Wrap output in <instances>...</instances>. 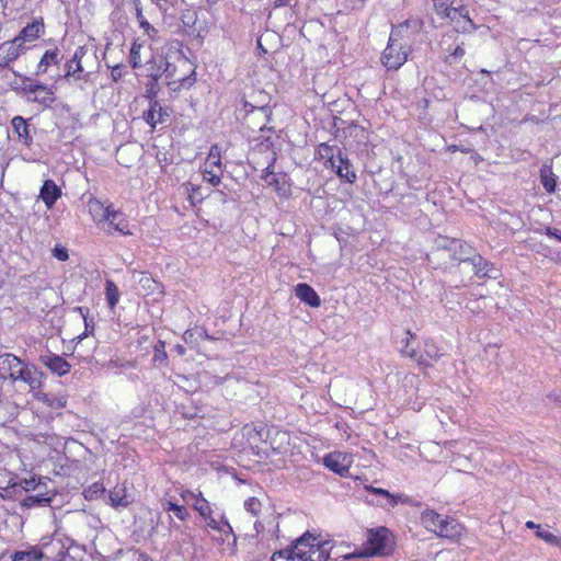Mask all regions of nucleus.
<instances>
[{"instance_id": "1", "label": "nucleus", "mask_w": 561, "mask_h": 561, "mask_svg": "<svg viewBox=\"0 0 561 561\" xmlns=\"http://www.w3.org/2000/svg\"><path fill=\"white\" fill-rule=\"evenodd\" d=\"M332 543L309 531L298 538L290 549L275 552L271 561H327Z\"/></svg>"}, {"instance_id": "2", "label": "nucleus", "mask_w": 561, "mask_h": 561, "mask_svg": "<svg viewBox=\"0 0 561 561\" xmlns=\"http://www.w3.org/2000/svg\"><path fill=\"white\" fill-rule=\"evenodd\" d=\"M422 525L436 536L455 539L461 535V525L453 517L443 516L433 510H425L421 514Z\"/></svg>"}, {"instance_id": "3", "label": "nucleus", "mask_w": 561, "mask_h": 561, "mask_svg": "<svg viewBox=\"0 0 561 561\" xmlns=\"http://www.w3.org/2000/svg\"><path fill=\"white\" fill-rule=\"evenodd\" d=\"M270 101L271 96L265 91H252L239 101L236 107V115L241 116L242 111L247 110L253 112L255 116H260L259 123L270 122L273 114Z\"/></svg>"}, {"instance_id": "4", "label": "nucleus", "mask_w": 561, "mask_h": 561, "mask_svg": "<svg viewBox=\"0 0 561 561\" xmlns=\"http://www.w3.org/2000/svg\"><path fill=\"white\" fill-rule=\"evenodd\" d=\"M392 535L386 527L369 530L367 539L358 550V557L386 556L392 551Z\"/></svg>"}, {"instance_id": "5", "label": "nucleus", "mask_w": 561, "mask_h": 561, "mask_svg": "<svg viewBox=\"0 0 561 561\" xmlns=\"http://www.w3.org/2000/svg\"><path fill=\"white\" fill-rule=\"evenodd\" d=\"M203 522L205 531L208 534L211 531L217 533L219 536L216 539H220L222 543L227 542L232 553L236 551L237 536L224 513L213 511L203 518Z\"/></svg>"}, {"instance_id": "6", "label": "nucleus", "mask_w": 561, "mask_h": 561, "mask_svg": "<svg viewBox=\"0 0 561 561\" xmlns=\"http://www.w3.org/2000/svg\"><path fill=\"white\" fill-rule=\"evenodd\" d=\"M179 65H187V60L182 50L174 46L168 47L165 50L164 68L162 70L164 71L165 79L169 80L167 84L170 88L175 83H181V85H185L186 83L188 85L193 84L194 79L192 80L191 77H178Z\"/></svg>"}, {"instance_id": "7", "label": "nucleus", "mask_w": 561, "mask_h": 561, "mask_svg": "<svg viewBox=\"0 0 561 561\" xmlns=\"http://www.w3.org/2000/svg\"><path fill=\"white\" fill-rule=\"evenodd\" d=\"M409 54L410 46H408V43L388 41L381 61L388 70H398L408 60Z\"/></svg>"}, {"instance_id": "8", "label": "nucleus", "mask_w": 561, "mask_h": 561, "mask_svg": "<svg viewBox=\"0 0 561 561\" xmlns=\"http://www.w3.org/2000/svg\"><path fill=\"white\" fill-rule=\"evenodd\" d=\"M25 364L14 354L5 353L0 355V378H9L13 382L18 381L16 375L20 374Z\"/></svg>"}, {"instance_id": "9", "label": "nucleus", "mask_w": 561, "mask_h": 561, "mask_svg": "<svg viewBox=\"0 0 561 561\" xmlns=\"http://www.w3.org/2000/svg\"><path fill=\"white\" fill-rule=\"evenodd\" d=\"M24 50L25 46L16 41L15 37L0 44V68H8Z\"/></svg>"}, {"instance_id": "10", "label": "nucleus", "mask_w": 561, "mask_h": 561, "mask_svg": "<svg viewBox=\"0 0 561 561\" xmlns=\"http://www.w3.org/2000/svg\"><path fill=\"white\" fill-rule=\"evenodd\" d=\"M103 229L106 233L112 234L113 231H118L124 236H129L131 232L128 230V221L122 211L111 209L108 218L103 224Z\"/></svg>"}, {"instance_id": "11", "label": "nucleus", "mask_w": 561, "mask_h": 561, "mask_svg": "<svg viewBox=\"0 0 561 561\" xmlns=\"http://www.w3.org/2000/svg\"><path fill=\"white\" fill-rule=\"evenodd\" d=\"M331 169L335 172L340 180L345 183L353 184L357 180V174L353 163L347 158L345 152L337 157L335 164Z\"/></svg>"}, {"instance_id": "12", "label": "nucleus", "mask_w": 561, "mask_h": 561, "mask_svg": "<svg viewBox=\"0 0 561 561\" xmlns=\"http://www.w3.org/2000/svg\"><path fill=\"white\" fill-rule=\"evenodd\" d=\"M323 465L325 468L341 477H345L350 470V462L345 454L341 451H334L323 457Z\"/></svg>"}, {"instance_id": "13", "label": "nucleus", "mask_w": 561, "mask_h": 561, "mask_svg": "<svg viewBox=\"0 0 561 561\" xmlns=\"http://www.w3.org/2000/svg\"><path fill=\"white\" fill-rule=\"evenodd\" d=\"M181 497L184 502L191 503L193 510H195L202 518L208 516L214 510L210 503L203 496L202 492L195 493L190 490L181 492Z\"/></svg>"}, {"instance_id": "14", "label": "nucleus", "mask_w": 561, "mask_h": 561, "mask_svg": "<svg viewBox=\"0 0 561 561\" xmlns=\"http://www.w3.org/2000/svg\"><path fill=\"white\" fill-rule=\"evenodd\" d=\"M169 118V108L161 106V104L158 101L150 102L148 111L144 113V119L152 128H156L158 124L167 123Z\"/></svg>"}, {"instance_id": "15", "label": "nucleus", "mask_w": 561, "mask_h": 561, "mask_svg": "<svg viewBox=\"0 0 561 561\" xmlns=\"http://www.w3.org/2000/svg\"><path fill=\"white\" fill-rule=\"evenodd\" d=\"M87 49L83 46L77 47L71 59L65 64V78H73L76 80L81 79V72L83 71L82 58L85 56Z\"/></svg>"}, {"instance_id": "16", "label": "nucleus", "mask_w": 561, "mask_h": 561, "mask_svg": "<svg viewBox=\"0 0 561 561\" xmlns=\"http://www.w3.org/2000/svg\"><path fill=\"white\" fill-rule=\"evenodd\" d=\"M181 21L184 27L191 28L192 33H196L201 38H204L209 32L207 24L202 25L198 22V13L195 10H185L182 12Z\"/></svg>"}, {"instance_id": "17", "label": "nucleus", "mask_w": 561, "mask_h": 561, "mask_svg": "<svg viewBox=\"0 0 561 561\" xmlns=\"http://www.w3.org/2000/svg\"><path fill=\"white\" fill-rule=\"evenodd\" d=\"M41 362L51 373H54L58 376H65L71 369V365L64 357L56 355V354L41 356Z\"/></svg>"}, {"instance_id": "18", "label": "nucleus", "mask_w": 561, "mask_h": 561, "mask_svg": "<svg viewBox=\"0 0 561 561\" xmlns=\"http://www.w3.org/2000/svg\"><path fill=\"white\" fill-rule=\"evenodd\" d=\"M39 197L45 206L50 209L61 197V188L53 180H46L41 187Z\"/></svg>"}, {"instance_id": "19", "label": "nucleus", "mask_w": 561, "mask_h": 561, "mask_svg": "<svg viewBox=\"0 0 561 561\" xmlns=\"http://www.w3.org/2000/svg\"><path fill=\"white\" fill-rule=\"evenodd\" d=\"M295 294L302 302L312 308H317L321 305L320 296L310 285L306 283L296 285Z\"/></svg>"}, {"instance_id": "20", "label": "nucleus", "mask_w": 561, "mask_h": 561, "mask_svg": "<svg viewBox=\"0 0 561 561\" xmlns=\"http://www.w3.org/2000/svg\"><path fill=\"white\" fill-rule=\"evenodd\" d=\"M459 247V239H450L448 237H438L435 241V249L432 251L430 259L434 257L436 260L443 259L447 253L449 255L451 250H455L456 247Z\"/></svg>"}, {"instance_id": "21", "label": "nucleus", "mask_w": 561, "mask_h": 561, "mask_svg": "<svg viewBox=\"0 0 561 561\" xmlns=\"http://www.w3.org/2000/svg\"><path fill=\"white\" fill-rule=\"evenodd\" d=\"M44 33V24L39 21H33L24 26L18 36H15L16 41H19L22 45L25 42H32L37 39Z\"/></svg>"}, {"instance_id": "22", "label": "nucleus", "mask_w": 561, "mask_h": 561, "mask_svg": "<svg viewBox=\"0 0 561 561\" xmlns=\"http://www.w3.org/2000/svg\"><path fill=\"white\" fill-rule=\"evenodd\" d=\"M88 208L93 221L100 226L108 218L112 205L105 207L99 199L90 198Z\"/></svg>"}, {"instance_id": "23", "label": "nucleus", "mask_w": 561, "mask_h": 561, "mask_svg": "<svg viewBox=\"0 0 561 561\" xmlns=\"http://www.w3.org/2000/svg\"><path fill=\"white\" fill-rule=\"evenodd\" d=\"M469 263L472 265L474 274L478 277H496L492 275V271L495 270L493 264L483 259L479 253H473Z\"/></svg>"}, {"instance_id": "24", "label": "nucleus", "mask_w": 561, "mask_h": 561, "mask_svg": "<svg viewBox=\"0 0 561 561\" xmlns=\"http://www.w3.org/2000/svg\"><path fill=\"white\" fill-rule=\"evenodd\" d=\"M11 125L13 130L18 134L19 140L30 147L33 142V137L30 134L27 121L22 116H15L12 118Z\"/></svg>"}, {"instance_id": "25", "label": "nucleus", "mask_w": 561, "mask_h": 561, "mask_svg": "<svg viewBox=\"0 0 561 561\" xmlns=\"http://www.w3.org/2000/svg\"><path fill=\"white\" fill-rule=\"evenodd\" d=\"M38 547L42 551L43 559L48 561H54L56 556L65 550V547L59 539H49L48 541L43 539Z\"/></svg>"}, {"instance_id": "26", "label": "nucleus", "mask_w": 561, "mask_h": 561, "mask_svg": "<svg viewBox=\"0 0 561 561\" xmlns=\"http://www.w3.org/2000/svg\"><path fill=\"white\" fill-rule=\"evenodd\" d=\"M164 62L165 51L162 54L152 55V57L146 64L147 77L160 79L162 76H164V71L162 70L164 68Z\"/></svg>"}, {"instance_id": "27", "label": "nucleus", "mask_w": 561, "mask_h": 561, "mask_svg": "<svg viewBox=\"0 0 561 561\" xmlns=\"http://www.w3.org/2000/svg\"><path fill=\"white\" fill-rule=\"evenodd\" d=\"M54 496H55V493L38 492L37 494L28 495L25 499H23L21 501V506L26 507V508L45 507L51 503Z\"/></svg>"}, {"instance_id": "28", "label": "nucleus", "mask_w": 561, "mask_h": 561, "mask_svg": "<svg viewBox=\"0 0 561 561\" xmlns=\"http://www.w3.org/2000/svg\"><path fill=\"white\" fill-rule=\"evenodd\" d=\"M16 377L18 380L27 383L31 390L38 389L42 386L41 377L38 376V373L34 367L24 365L20 374L16 375Z\"/></svg>"}, {"instance_id": "29", "label": "nucleus", "mask_w": 561, "mask_h": 561, "mask_svg": "<svg viewBox=\"0 0 561 561\" xmlns=\"http://www.w3.org/2000/svg\"><path fill=\"white\" fill-rule=\"evenodd\" d=\"M460 245L456 247L455 250H451L449 253V257L451 261L456 262H463L469 263L470 259L472 257L473 253H476V250L468 244L467 242L459 239Z\"/></svg>"}, {"instance_id": "30", "label": "nucleus", "mask_w": 561, "mask_h": 561, "mask_svg": "<svg viewBox=\"0 0 561 561\" xmlns=\"http://www.w3.org/2000/svg\"><path fill=\"white\" fill-rule=\"evenodd\" d=\"M237 118L238 119H242L243 123L251 129L255 130H260L261 133H265V131H274V128L273 127H267V123L268 122H264L263 124L259 123V119H260V116H255L253 114V112H250V111H242V115L239 116L237 115Z\"/></svg>"}, {"instance_id": "31", "label": "nucleus", "mask_w": 561, "mask_h": 561, "mask_svg": "<svg viewBox=\"0 0 561 561\" xmlns=\"http://www.w3.org/2000/svg\"><path fill=\"white\" fill-rule=\"evenodd\" d=\"M60 60V53L57 48L46 50L37 65V73H45L49 66L58 65Z\"/></svg>"}, {"instance_id": "32", "label": "nucleus", "mask_w": 561, "mask_h": 561, "mask_svg": "<svg viewBox=\"0 0 561 561\" xmlns=\"http://www.w3.org/2000/svg\"><path fill=\"white\" fill-rule=\"evenodd\" d=\"M343 153L344 152L342 151V149L339 148L337 146H331L328 144H321L319 146V154L321 159L327 160V164L330 168H332L335 164L337 157L342 156Z\"/></svg>"}, {"instance_id": "33", "label": "nucleus", "mask_w": 561, "mask_h": 561, "mask_svg": "<svg viewBox=\"0 0 561 561\" xmlns=\"http://www.w3.org/2000/svg\"><path fill=\"white\" fill-rule=\"evenodd\" d=\"M540 182L548 193H553L556 191L557 181L551 165L547 163L542 164L540 168Z\"/></svg>"}, {"instance_id": "34", "label": "nucleus", "mask_w": 561, "mask_h": 561, "mask_svg": "<svg viewBox=\"0 0 561 561\" xmlns=\"http://www.w3.org/2000/svg\"><path fill=\"white\" fill-rule=\"evenodd\" d=\"M477 28V25L473 23L471 18L469 16V10L465 5L463 12H461L460 18L457 20L454 25V30L458 33H472Z\"/></svg>"}, {"instance_id": "35", "label": "nucleus", "mask_w": 561, "mask_h": 561, "mask_svg": "<svg viewBox=\"0 0 561 561\" xmlns=\"http://www.w3.org/2000/svg\"><path fill=\"white\" fill-rule=\"evenodd\" d=\"M162 508L165 512H172L176 518L180 520H186L190 517V512L184 505H180L172 500H162L161 501Z\"/></svg>"}, {"instance_id": "36", "label": "nucleus", "mask_w": 561, "mask_h": 561, "mask_svg": "<svg viewBox=\"0 0 561 561\" xmlns=\"http://www.w3.org/2000/svg\"><path fill=\"white\" fill-rule=\"evenodd\" d=\"M114 561H152L146 553L136 549L119 550Z\"/></svg>"}, {"instance_id": "37", "label": "nucleus", "mask_w": 561, "mask_h": 561, "mask_svg": "<svg viewBox=\"0 0 561 561\" xmlns=\"http://www.w3.org/2000/svg\"><path fill=\"white\" fill-rule=\"evenodd\" d=\"M28 101L38 103L44 107H50L55 102V94L51 89L46 85H43L42 89L32 98H28Z\"/></svg>"}, {"instance_id": "38", "label": "nucleus", "mask_w": 561, "mask_h": 561, "mask_svg": "<svg viewBox=\"0 0 561 561\" xmlns=\"http://www.w3.org/2000/svg\"><path fill=\"white\" fill-rule=\"evenodd\" d=\"M411 37L412 35L410 34L409 30L405 27V24L403 22L392 27L389 41L396 43H408V46H410Z\"/></svg>"}, {"instance_id": "39", "label": "nucleus", "mask_w": 561, "mask_h": 561, "mask_svg": "<svg viewBox=\"0 0 561 561\" xmlns=\"http://www.w3.org/2000/svg\"><path fill=\"white\" fill-rule=\"evenodd\" d=\"M105 296H106L108 307L111 309H113L118 304V300H119V291L113 280H110V279L106 280Z\"/></svg>"}, {"instance_id": "40", "label": "nucleus", "mask_w": 561, "mask_h": 561, "mask_svg": "<svg viewBox=\"0 0 561 561\" xmlns=\"http://www.w3.org/2000/svg\"><path fill=\"white\" fill-rule=\"evenodd\" d=\"M105 488L101 482H94L83 490V496L87 501H94L105 494Z\"/></svg>"}, {"instance_id": "41", "label": "nucleus", "mask_w": 561, "mask_h": 561, "mask_svg": "<svg viewBox=\"0 0 561 561\" xmlns=\"http://www.w3.org/2000/svg\"><path fill=\"white\" fill-rule=\"evenodd\" d=\"M408 334L410 335V339H407V343H405V345L402 348V353L404 355L411 357L415 362H417L420 365H427L426 359L424 358V356L423 355H419L416 350L411 346V341L410 340H413L415 337V335L412 334L410 331H408Z\"/></svg>"}, {"instance_id": "42", "label": "nucleus", "mask_w": 561, "mask_h": 561, "mask_svg": "<svg viewBox=\"0 0 561 561\" xmlns=\"http://www.w3.org/2000/svg\"><path fill=\"white\" fill-rule=\"evenodd\" d=\"M79 312L81 313L83 320H84V327L85 330L82 334L78 336L79 341L83 340L84 337L89 336L90 334H93L94 331V321L92 318L88 317L89 309L83 307H78Z\"/></svg>"}, {"instance_id": "43", "label": "nucleus", "mask_w": 561, "mask_h": 561, "mask_svg": "<svg viewBox=\"0 0 561 561\" xmlns=\"http://www.w3.org/2000/svg\"><path fill=\"white\" fill-rule=\"evenodd\" d=\"M168 359V355L165 352V343L159 340L153 346V363L154 364H165Z\"/></svg>"}, {"instance_id": "44", "label": "nucleus", "mask_w": 561, "mask_h": 561, "mask_svg": "<svg viewBox=\"0 0 561 561\" xmlns=\"http://www.w3.org/2000/svg\"><path fill=\"white\" fill-rule=\"evenodd\" d=\"M433 7L438 16L442 19L446 15L449 7L458 4V0H432Z\"/></svg>"}, {"instance_id": "45", "label": "nucleus", "mask_w": 561, "mask_h": 561, "mask_svg": "<svg viewBox=\"0 0 561 561\" xmlns=\"http://www.w3.org/2000/svg\"><path fill=\"white\" fill-rule=\"evenodd\" d=\"M141 45L134 42L130 48L129 54V64L133 69H138L142 66V60L140 56Z\"/></svg>"}, {"instance_id": "46", "label": "nucleus", "mask_w": 561, "mask_h": 561, "mask_svg": "<svg viewBox=\"0 0 561 561\" xmlns=\"http://www.w3.org/2000/svg\"><path fill=\"white\" fill-rule=\"evenodd\" d=\"M148 82L146 83V98L150 100V102L156 101L154 99L160 92L159 79L148 78Z\"/></svg>"}, {"instance_id": "47", "label": "nucleus", "mask_w": 561, "mask_h": 561, "mask_svg": "<svg viewBox=\"0 0 561 561\" xmlns=\"http://www.w3.org/2000/svg\"><path fill=\"white\" fill-rule=\"evenodd\" d=\"M446 51H449V54L446 56L445 61L451 65L465 56L463 43L458 44L454 50L447 48Z\"/></svg>"}, {"instance_id": "48", "label": "nucleus", "mask_w": 561, "mask_h": 561, "mask_svg": "<svg viewBox=\"0 0 561 561\" xmlns=\"http://www.w3.org/2000/svg\"><path fill=\"white\" fill-rule=\"evenodd\" d=\"M42 484L43 483L41 479L36 480V478L32 477L30 479H22L18 484H13L12 486L19 485L23 490L28 492L39 489Z\"/></svg>"}, {"instance_id": "49", "label": "nucleus", "mask_w": 561, "mask_h": 561, "mask_svg": "<svg viewBox=\"0 0 561 561\" xmlns=\"http://www.w3.org/2000/svg\"><path fill=\"white\" fill-rule=\"evenodd\" d=\"M463 7L460 4V1H458V4H455L454 7H449V10L447 11L446 15L443 19H448L449 23L455 25L457 20L460 18L461 12H463Z\"/></svg>"}, {"instance_id": "50", "label": "nucleus", "mask_w": 561, "mask_h": 561, "mask_svg": "<svg viewBox=\"0 0 561 561\" xmlns=\"http://www.w3.org/2000/svg\"><path fill=\"white\" fill-rule=\"evenodd\" d=\"M108 500L113 507L127 506L128 502L125 496L121 494V491L114 490L108 492Z\"/></svg>"}, {"instance_id": "51", "label": "nucleus", "mask_w": 561, "mask_h": 561, "mask_svg": "<svg viewBox=\"0 0 561 561\" xmlns=\"http://www.w3.org/2000/svg\"><path fill=\"white\" fill-rule=\"evenodd\" d=\"M424 354L430 359H438L443 354L437 345L432 341H426L424 345Z\"/></svg>"}, {"instance_id": "52", "label": "nucleus", "mask_w": 561, "mask_h": 561, "mask_svg": "<svg viewBox=\"0 0 561 561\" xmlns=\"http://www.w3.org/2000/svg\"><path fill=\"white\" fill-rule=\"evenodd\" d=\"M367 490L369 492H371L373 494H376V495L387 499L390 506H394L398 503L396 496L393 494L389 493L387 490H383L380 488H374V486H369V488H367Z\"/></svg>"}, {"instance_id": "53", "label": "nucleus", "mask_w": 561, "mask_h": 561, "mask_svg": "<svg viewBox=\"0 0 561 561\" xmlns=\"http://www.w3.org/2000/svg\"><path fill=\"white\" fill-rule=\"evenodd\" d=\"M536 536L547 542L550 546H553L558 536L550 533L548 529L542 527H537Z\"/></svg>"}, {"instance_id": "54", "label": "nucleus", "mask_w": 561, "mask_h": 561, "mask_svg": "<svg viewBox=\"0 0 561 561\" xmlns=\"http://www.w3.org/2000/svg\"><path fill=\"white\" fill-rule=\"evenodd\" d=\"M261 502L256 497H249L244 502V508L252 515H257L261 511Z\"/></svg>"}, {"instance_id": "55", "label": "nucleus", "mask_w": 561, "mask_h": 561, "mask_svg": "<svg viewBox=\"0 0 561 561\" xmlns=\"http://www.w3.org/2000/svg\"><path fill=\"white\" fill-rule=\"evenodd\" d=\"M204 333L205 332L199 328L188 329L184 332L183 340L185 343L192 344V343L196 342L197 336L201 337Z\"/></svg>"}, {"instance_id": "56", "label": "nucleus", "mask_w": 561, "mask_h": 561, "mask_svg": "<svg viewBox=\"0 0 561 561\" xmlns=\"http://www.w3.org/2000/svg\"><path fill=\"white\" fill-rule=\"evenodd\" d=\"M405 27L411 35L419 33L423 26V21L420 19H409L404 21Z\"/></svg>"}, {"instance_id": "57", "label": "nucleus", "mask_w": 561, "mask_h": 561, "mask_svg": "<svg viewBox=\"0 0 561 561\" xmlns=\"http://www.w3.org/2000/svg\"><path fill=\"white\" fill-rule=\"evenodd\" d=\"M23 554H27L24 556L28 561H39V560H44L43 559V554H42V551L39 550V547L36 546V547H31L30 549L27 550H23L21 551Z\"/></svg>"}, {"instance_id": "58", "label": "nucleus", "mask_w": 561, "mask_h": 561, "mask_svg": "<svg viewBox=\"0 0 561 561\" xmlns=\"http://www.w3.org/2000/svg\"><path fill=\"white\" fill-rule=\"evenodd\" d=\"M203 178L206 182L210 183L214 186H217L220 184V175L214 173L213 171L205 170L203 173Z\"/></svg>"}, {"instance_id": "59", "label": "nucleus", "mask_w": 561, "mask_h": 561, "mask_svg": "<svg viewBox=\"0 0 561 561\" xmlns=\"http://www.w3.org/2000/svg\"><path fill=\"white\" fill-rule=\"evenodd\" d=\"M276 160V153L273 151L272 161L268 163V165L264 169L262 174V180L267 183L270 179L274 175L273 164Z\"/></svg>"}, {"instance_id": "60", "label": "nucleus", "mask_w": 561, "mask_h": 561, "mask_svg": "<svg viewBox=\"0 0 561 561\" xmlns=\"http://www.w3.org/2000/svg\"><path fill=\"white\" fill-rule=\"evenodd\" d=\"M53 255L58 261H67L69 259L68 250L64 247L56 245L53 250Z\"/></svg>"}, {"instance_id": "61", "label": "nucleus", "mask_w": 561, "mask_h": 561, "mask_svg": "<svg viewBox=\"0 0 561 561\" xmlns=\"http://www.w3.org/2000/svg\"><path fill=\"white\" fill-rule=\"evenodd\" d=\"M261 138H262V140L259 145L261 150H272V152H273L274 151L273 150V147H274L273 139L270 136H264V135H262Z\"/></svg>"}, {"instance_id": "62", "label": "nucleus", "mask_w": 561, "mask_h": 561, "mask_svg": "<svg viewBox=\"0 0 561 561\" xmlns=\"http://www.w3.org/2000/svg\"><path fill=\"white\" fill-rule=\"evenodd\" d=\"M123 68H124V66L122 64L112 67L111 78L114 82H117L122 79Z\"/></svg>"}, {"instance_id": "63", "label": "nucleus", "mask_w": 561, "mask_h": 561, "mask_svg": "<svg viewBox=\"0 0 561 561\" xmlns=\"http://www.w3.org/2000/svg\"><path fill=\"white\" fill-rule=\"evenodd\" d=\"M139 283L150 290H153L152 285H156L154 279L149 274L146 273L142 274L141 278L139 279Z\"/></svg>"}, {"instance_id": "64", "label": "nucleus", "mask_w": 561, "mask_h": 561, "mask_svg": "<svg viewBox=\"0 0 561 561\" xmlns=\"http://www.w3.org/2000/svg\"><path fill=\"white\" fill-rule=\"evenodd\" d=\"M545 234L561 242V230L553 227H546Z\"/></svg>"}]
</instances>
